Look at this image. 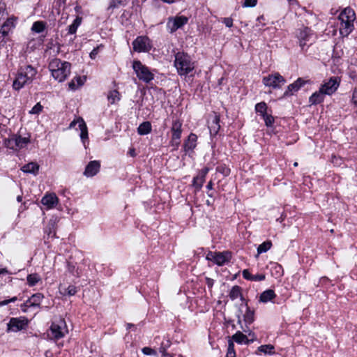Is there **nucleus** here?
Segmentation results:
<instances>
[{"label": "nucleus", "mask_w": 357, "mask_h": 357, "mask_svg": "<svg viewBox=\"0 0 357 357\" xmlns=\"http://www.w3.org/2000/svg\"><path fill=\"white\" fill-rule=\"evenodd\" d=\"M71 64L55 58L50 61L48 65L52 77L59 82H63L70 73Z\"/></svg>", "instance_id": "nucleus-1"}, {"label": "nucleus", "mask_w": 357, "mask_h": 357, "mask_svg": "<svg viewBox=\"0 0 357 357\" xmlns=\"http://www.w3.org/2000/svg\"><path fill=\"white\" fill-rule=\"evenodd\" d=\"M340 21V33L342 36H348L354 29V22L356 15L353 9L348 7L344 8L338 17Z\"/></svg>", "instance_id": "nucleus-2"}, {"label": "nucleus", "mask_w": 357, "mask_h": 357, "mask_svg": "<svg viewBox=\"0 0 357 357\" xmlns=\"http://www.w3.org/2000/svg\"><path fill=\"white\" fill-rule=\"evenodd\" d=\"M174 66L180 75H186L195 68L190 56L184 52H178L175 55Z\"/></svg>", "instance_id": "nucleus-3"}, {"label": "nucleus", "mask_w": 357, "mask_h": 357, "mask_svg": "<svg viewBox=\"0 0 357 357\" xmlns=\"http://www.w3.org/2000/svg\"><path fill=\"white\" fill-rule=\"evenodd\" d=\"M132 68L139 79L145 83H149L154 78V75L149 70L148 67L143 65L140 61H134Z\"/></svg>", "instance_id": "nucleus-4"}, {"label": "nucleus", "mask_w": 357, "mask_h": 357, "mask_svg": "<svg viewBox=\"0 0 357 357\" xmlns=\"http://www.w3.org/2000/svg\"><path fill=\"white\" fill-rule=\"evenodd\" d=\"M341 79L340 77L333 76L321 84L319 89L328 96L333 95L340 86Z\"/></svg>", "instance_id": "nucleus-5"}, {"label": "nucleus", "mask_w": 357, "mask_h": 357, "mask_svg": "<svg viewBox=\"0 0 357 357\" xmlns=\"http://www.w3.org/2000/svg\"><path fill=\"white\" fill-rule=\"evenodd\" d=\"M133 50L137 52H148L152 45L151 40L147 36H138L132 42Z\"/></svg>", "instance_id": "nucleus-6"}, {"label": "nucleus", "mask_w": 357, "mask_h": 357, "mask_svg": "<svg viewBox=\"0 0 357 357\" xmlns=\"http://www.w3.org/2000/svg\"><path fill=\"white\" fill-rule=\"evenodd\" d=\"M286 82L285 79L278 73L264 77L263 83L265 86L273 89L280 88Z\"/></svg>", "instance_id": "nucleus-7"}, {"label": "nucleus", "mask_w": 357, "mask_h": 357, "mask_svg": "<svg viewBox=\"0 0 357 357\" xmlns=\"http://www.w3.org/2000/svg\"><path fill=\"white\" fill-rule=\"evenodd\" d=\"M231 257V252H209L206 255V259L213 261L215 264L218 266H222L226 262H228Z\"/></svg>", "instance_id": "nucleus-8"}, {"label": "nucleus", "mask_w": 357, "mask_h": 357, "mask_svg": "<svg viewBox=\"0 0 357 357\" xmlns=\"http://www.w3.org/2000/svg\"><path fill=\"white\" fill-rule=\"evenodd\" d=\"M29 140L21 136L12 135L10 138L5 139V145L10 149H21L25 146Z\"/></svg>", "instance_id": "nucleus-9"}, {"label": "nucleus", "mask_w": 357, "mask_h": 357, "mask_svg": "<svg viewBox=\"0 0 357 357\" xmlns=\"http://www.w3.org/2000/svg\"><path fill=\"white\" fill-rule=\"evenodd\" d=\"M188 22V18L183 15L169 17L167 23V28L170 33H174L187 24Z\"/></svg>", "instance_id": "nucleus-10"}, {"label": "nucleus", "mask_w": 357, "mask_h": 357, "mask_svg": "<svg viewBox=\"0 0 357 357\" xmlns=\"http://www.w3.org/2000/svg\"><path fill=\"white\" fill-rule=\"evenodd\" d=\"M28 324L26 318H11L8 323V331H20Z\"/></svg>", "instance_id": "nucleus-11"}, {"label": "nucleus", "mask_w": 357, "mask_h": 357, "mask_svg": "<svg viewBox=\"0 0 357 357\" xmlns=\"http://www.w3.org/2000/svg\"><path fill=\"white\" fill-rule=\"evenodd\" d=\"M181 126L182 123L179 120H175L173 121L172 126L171 128L172 132V145H175L176 146L179 144V139L181 136Z\"/></svg>", "instance_id": "nucleus-12"}, {"label": "nucleus", "mask_w": 357, "mask_h": 357, "mask_svg": "<svg viewBox=\"0 0 357 357\" xmlns=\"http://www.w3.org/2000/svg\"><path fill=\"white\" fill-rule=\"evenodd\" d=\"M312 36V31L307 27H305L304 29L299 30L297 37L299 40V45L303 50H304L305 46L307 45V43L310 40Z\"/></svg>", "instance_id": "nucleus-13"}, {"label": "nucleus", "mask_w": 357, "mask_h": 357, "mask_svg": "<svg viewBox=\"0 0 357 357\" xmlns=\"http://www.w3.org/2000/svg\"><path fill=\"white\" fill-rule=\"evenodd\" d=\"M305 81L303 78H298L294 83L289 84L287 86V90L284 93V96H289L293 95L295 92L298 91L305 84Z\"/></svg>", "instance_id": "nucleus-14"}, {"label": "nucleus", "mask_w": 357, "mask_h": 357, "mask_svg": "<svg viewBox=\"0 0 357 357\" xmlns=\"http://www.w3.org/2000/svg\"><path fill=\"white\" fill-rule=\"evenodd\" d=\"M100 168V163L98 160H93L89 162L86 165L84 174L87 177L95 176Z\"/></svg>", "instance_id": "nucleus-15"}, {"label": "nucleus", "mask_w": 357, "mask_h": 357, "mask_svg": "<svg viewBox=\"0 0 357 357\" xmlns=\"http://www.w3.org/2000/svg\"><path fill=\"white\" fill-rule=\"evenodd\" d=\"M59 202V199L54 193L45 195L41 200L42 204L47 208L55 207Z\"/></svg>", "instance_id": "nucleus-16"}, {"label": "nucleus", "mask_w": 357, "mask_h": 357, "mask_svg": "<svg viewBox=\"0 0 357 357\" xmlns=\"http://www.w3.org/2000/svg\"><path fill=\"white\" fill-rule=\"evenodd\" d=\"M20 71L26 78H27L30 83L33 80L37 73L36 69L31 65L26 66L24 68L22 67L20 69Z\"/></svg>", "instance_id": "nucleus-17"}, {"label": "nucleus", "mask_w": 357, "mask_h": 357, "mask_svg": "<svg viewBox=\"0 0 357 357\" xmlns=\"http://www.w3.org/2000/svg\"><path fill=\"white\" fill-rule=\"evenodd\" d=\"M197 137L194 133H190L183 144L184 151L188 152L193 150L196 146Z\"/></svg>", "instance_id": "nucleus-18"}, {"label": "nucleus", "mask_w": 357, "mask_h": 357, "mask_svg": "<svg viewBox=\"0 0 357 357\" xmlns=\"http://www.w3.org/2000/svg\"><path fill=\"white\" fill-rule=\"evenodd\" d=\"M30 82L26 78L20 71H19L16 79L14 80L13 84V87L15 90L21 89L26 84H29Z\"/></svg>", "instance_id": "nucleus-19"}, {"label": "nucleus", "mask_w": 357, "mask_h": 357, "mask_svg": "<svg viewBox=\"0 0 357 357\" xmlns=\"http://www.w3.org/2000/svg\"><path fill=\"white\" fill-rule=\"evenodd\" d=\"M78 127L81 131L80 138L86 147L85 141L88 140V129L86 125L82 118L78 119Z\"/></svg>", "instance_id": "nucleus-20"}, {"label": "nucleus", "mask_w": 357, "mask_h": 357, "mask_svg": "<svg viewBox=\"0 0 357 357\" xmlns=\"http://www.w3.org/2000/svg\"><path fill=\"white\" fill-rule=\"evenodd\" d=\"M326 94L319 89L318 91L314 92L309 98L311 105H317L321 103Z\"/></svg>", "instance_id": "nucleus-21"}, {"label": "nucleus", "mask_w": 357, "mask_h": 357, "mask_svg": "<svg viewBox=\"0 0 357 357\" xmlns=\"http://www.w3.org/2000/svg\"><path fill=\"white\" fill-rule=\"evenodd\" d=\"M275 296L276 294H275L273 290L267 289L261 294L259 297V301L262 303H267L268 301H272L273 298H275Z\"/></svg>", "instance_id": "nucleus-22"}, {"label": "nucleus", "mask_w": 357, "mask_h": 357, "mask_svg": "<svg viewBox=\"0 0 357 357\" xmlns=\"http://www.w3.org/2000/svg\"><path fill=\"white\" fill-rule=\"evenodd\" d=\"M21 169L25 173H31L36 175L38 174L39 165L36 162H31L24 165Z\"/></svg>", "instance_id": "nucleus-23"}, {"label": "nucleus", "mask_w": 357, "mask_h": 357, "mask_svg": "<svg viewBox=\"0 0 357 357\" xmlns=\"http://www.w3.org/2000/svg\"><path fill=\"white\" fill-rule=\"evenodd\" d=\"M152 126L149 121L142 123L137 128V132L140 135H145L151 132Z\"/></svg>", "instance_id": "nucleus-24"}, {"label": "nucleus", "mask_w": 357, "mask_h": 357, "mask_svg": "<svg viewBox=\"0 0 357 357\" xmlns=\"http://www.w3.org/2000/svg\"><path fill=\"white\" fill-rule=\"evenodd\" d=\"M231 340L238 344L244 343L248 344L250 342V340L248 339L247 336L242 333L241 331H237L235 334H234L231 337Z\"/></svg>", "instance_id": "nucleus-25"}, {"label": "nucleus", "mask_w": 357, "mask_h": 357, "mask_svg": "<svg viewBox=\"0 0 357 357\" xmlns=\"http://www.w3.org/2000/svg\"><path fill=\"white\" fill-rule=\"evenodd\" d=\"M246 306V312L245 314L243 315V320L245 322L246 324H251L255 321V310H251L248 305V303H245Z\"/></svg>", "instance_id": "nucleus-26"}, {"label": "nucleus", "mask_w": 357, "mask_h": 357, "mask_svg": "<svg viewBox=\"0 0 357 357\" xmlns=\"http://www.w3.org/2000/svg\"><path fill=\"white\" fill-rule=\"evenodd\" d=\"M44 296L40 293H37L32 295L29 299L28 303L32 307H38Z\"/></svg>", "instance_id": "nucleus-27"}, {"label": "nucleus", "mask_w": 357, "mask_h": 357, "mask_svg": "<svg viewBox=\"0 0 357 357\" xmlns=\"http://www.w3.org/2000/svg\"><path fill=\"white\" fill-rule=\"evenodd\" d=\"M15 27L14 22L13 18H7L3 22L0 29V31L5 32V34L8 36L11 30Z\"/></svg>", "instance_id": "nucleus-28"}, {"label": "nucleus", "mask_w": 357, "mask_h": 357, "mask_svg": "<svg viewBox=\"0 0 357 357\" xmlns=\"http://www.w3.org/2000/svg\"><path fill=\"white\" fill-rule=\"evenodd\" d=\"M50 331L55 340H59L64 336L61 327L58 324L52 323L50 327Z\"/></svg>", "instance_id": "nucleus-29"}, {"label": "nucleus", "mask_w": 357, "mask_h": 357, "mask_svg": "<svg viewBox=\"0 0 357 357\" xmlns=\"http://www.w3.org/2000/svg\"><path fill=\"white\" fill-rule=\"evenodd\" d=\"M229 296L232 301L236 299L238 297H240L242 301L244 300L241 293V287L238 285H235L231 288Z\"/></svg>", "instance_id": "nucleus-30"}, {"label": "nucleus", "mask_w": 357, "mask_h": 357, "mask_svg": "<svg viewBox=\"0 0 357 357\" xmlns=\"http://www.w3.org/2000/svg\"><path fill=\"white\" fill-rule=\"evenodd\" d=\"M46 29V22L43 21H36L33 22L31 31L40 33H42Z\"/></svg>", "instance_id": "nucleus-31"}, {"label": "nucleus", "mask_w": 357, "mask_h": 357, "mask_svg": "<svg viewBox=\"0 0 357 357\" xmlns=\"http://www.w3.org/2000/svg\"><path fill=\"white\" fill-rule=\"evenodd\" d=\"M82 18L79 16H77V17L73 21V24L68 26V33L74 34L76 33L77 28L82 23Z\"/></svg>", "instance_id": "nucleus-32"}, {"label": "nucleus", "mask_w": 357, "mask_h": 357, "mask_svg": "<svg viewBox=\"0 0 357 357\" xmlns=\"http://www.w3.org/2000/svg\"><path fill=\"white\" fill-rule=\"evenodd\" d=\"M107 99L111 104L119 101L121 98L119 91L117 90L110 91L107 95Z\"/></svg>", "instance_id": "nucleus-33"}, {"label": "nucleus", "mask_w": 357, "mask_h": 357, "mask_svg": "<svg viewBox=\"0 0 357 357\" xmlns=\"http://www.w3.org/2000/svg\"><path fill=\"white\" fill-rule=\"evenodd\" d=\"M84 82L81 77H75L71 82L68 83V86L71 90H75L77 86L83 85Z\"/></svg>", "instance_id": "nucleus-34"}, {"label": "nucleus", "mask_w": 357, "mask_h": 357, "mask_svg": "<svg viewBox=\"0 0 357 357\" xmlns=\"http://www.w3.org/2000/svg\"><path fill=\"white\" fill-rule=\"evenodd\" d=\"M275 348L272 344H264L258 347V351L265 354H273L275 353Z\"/></svg>", "instance_id": "nucleus-35"}, {"label": "nucleus", "mask_w": 357, "mask_h": 357, "mask_svg": "<svg viewBox=\"0 0 357 357\" xmlns=\"http://www.w3.org/2000/svg\"><path fill=\"white\" fill-rule=\"evenodd\" d=\"M26 280L29 285L32 287L40 280V277L37 273H32L27 275Z\"/></svg>", "instance_id": "nucleus-36"}, {"label": "nucleus", "mask_w": 357, "mask_h": 357, "mask_svg": "<svg viewBox=\"0 0 357 357\" xmlns=\"http://www.w3.org/2000/svg\"><path fill=\"white\" fill-rule=\"evenodd\" d=\"M271 246H272V243L270 241H267L262 243L257 248L258 254H261V253L267 252L268 250L271 249Z\"/></svg>", "instance_id": "nucleus-37"}, {"label": "nucleus", "mask_w": 357, "mask_h": 357, "mask_svg": "<svg viewBox=\"0 0 357 357\" xmlns=\"http://www.w3.org/2000/svg\"><path fill=\"white\" fill-rule=\"evenodd\" d=\"M255 110L257 113H259L262 116L267 112V105L264 102H261L255 105Z\"/></svg>", "instance_id": "nucleus-38"}, {"label": "nucleus", "mask_w": 357, "mask_h": 357, "mask_svg": "<svg viewBox=\"0 0 357 357\" xmlns=\"http://www.w3.org/2000/svg\"><path fill=\"white\" fill-rule=\"evenodd\" d=\"M216 172L222 174L224 176H227L230 174V169L225 165H220L216 167Z\"/></svg>", "instance_id": "nucleus-39"}, {"label": "nucleus", "mask_w": 357, "mask_h": 357, "mask_svg": "<svg viewBox=\"0 0 357 357\" xmlns=\"http://www.w3.org/2000/svg\"><path fill=\"white\" fill-rule=\"evenodd\" d=\"M263 119L264 120L265 125L268 127H271L274 123V118L271 114H268L267 113L262 116Z\"/></svg>", "instance_id": "nucleus-40"}, {"label": "nucleus", "mask_w": 357, "mask_h": 357, "mask_svg": "<svg viewBox=\"0 0 357 357\" xmlns=\"http://www.w3.org/2000/svg\"><path fill=\"white\" fill-rule=\"evenodd\" d=\"M204 182L203 176H197L193 178V185L197 189H200Z\"/></svg>", "instance_id": "nucleus-41"}, {"label": "nucleus", "mask_w": 357, "mask_h": 357, "mask_svg": "<svg viewBox=\"0 0 357 357\" xmlns=\"http://www.w3.org/2000/svg\"><path fill=\"white\" fill-rule=\"evenodd\" d=\"M126 0H112L108 9L117 8L125 3Z\"/></svg>", "instance_id": "nucleus-42"}, {"label": "nucleus", "mask_w": 357, "mask_h": 357, "mask_svg": "<svg viewBox=\"0 0 357 357\" xmlns=\"http://www.w3.org/2000/svg\"><path fill=\"white\" fill-rule=\"evenodd\" d=\"M7 40H8V36L5 34V32L0 31V49L6 45Z\"/></svg>", "instance_id": "nucleus-43"}, {"label": "nucleus", "mask_w": 357, "mask_h": 357, "mask_svg": "<svg viewBox=\"0 0 357 357\" xmlns=\"http://www.w3.org/2000/svg\"><path fill=\"white\" fill-rule=\"evenodd\" d=\"M77 287L73 285H70L66 289V293L68 296H73L77 293Z\"/></svg>", "instance_id": "nucleus-44"}, {"label": "nucleus", "mask_w": 357, "mask_h": 357, "mask_svg": "<svg viewBox=\"0 0 357 357\" xmlns=\"http://www.w3.org/2000/svg\"><path fill=\"white\" fill-rule=\"evenodd\" d=\"M221 22L225 24L227 27L231 28L233 26V20L231 17H224Z\"/></svg>", "instance_id": "nucleus-45"}, {"label": "nucleus", "mask_w": 357, "mask_h": 357, "mask_svg": "<svg viewBox=\"0 0 357 357\" xmlns=\"http://www.w3.org/2000/svg\"><path fill=\"white\" fill-rule=\"evenodd\" d=\"M43 109V106L40 103H37L31 110V114H39Z\"/></svg>", "instance_id": "nucleus-46"}, {"label": "nucleus", "mask_w": 357, "mask_h": 357, "mask_svg": "<svg viewBox=\"0 0 357 357\" xmlns=\"http://www.w3.org/2000/svg\"><path fill=\"white\" fill-rule=\"evenodd\" d=\"M142 352L146 355H156V351L150 347H144Z\"/></svg>", "instance_id": "nucleus-47"}, {"label": "nucleus", "mask_w": 357, "mask_h": 357, "mask_svg": "<svg viewBox=\"0 0 357 357\" xmlns=\"http://www.w3.org/2000/svg\"><path fill=\"white\" fill-rule=\"evenodd\" d=\"M257 0H245L243 3L244 7H254L256 6Z\"/></svg>", "instance_id": "nucleus-48"}, {"label": "nucleus", "mask_w": 357, "mask_h": 357, "mask_svg": "<svg viewBox=\"0 0 357 357\" xmlns=\"http://www.w3.org/2000/svg\"><path fill=\"white\" fill-rule=\"evenodd\" d=\"M264 280H265V275L264 274L253 275L251 278V281H262Z\"/></svg>", "instance_id": "nucleus-49"}, {"label": "nucleus", "mask_w": 357, "mask_h": 357, "mask_svg": "<svg viewBox=\"0 0 357 357\" xmlns=\"http://www.w3.org/2000/svg\"><path fill=\"white\" fill-rule=\"evenodd\" d=\"M17 300V298L16 296H14L11 298L10 299L4 300L2 301H0V307H2L3 305H6L9 304L10 303H13Z\"/></svg>", "instance_id": "nucleus-50"}, {"label": "nucleus", "mask_w": 357, "mask_h": 357, "mask_svg": "<svg viewBox=\"0 0 357 357\" xmlns=\"http://www.w3.org/2000/svg\"><path fill=\"white\" fill-rule=\"evenodd\" d=\"M242 275L245 279H246L248 280H250V281H251V278H252V275H253L247 269H245L243 271Z\"/></svg>", "instance_id": "nucleus-51"}, {"label": "nucleus", "mask_w": 357, "mask_h": 357, "mask_svg": "<svg viewBox=\"0 0 357 357\" xmlns=\"http://www.w3.org/2000/svg\"><path fill=\"white\" fill-rule=\"evenodd\" d=\"M227 352H231V353L235 352L234 344L232 340H231V339H229L228 341Z\"/></svg>", "instance_id": "nucleus-52"}, {"label": "nucleus", "mask_w": 357, "mask_h": 357, "mask_svg": "<svg viewBox=\"0 0 357 357\" xmlns=\"http://www.w3.org/2000/svg\"><path fill=\"white\" fill-rule=\"evenodd\" d=\"M167 348L164 345V342H162L160 347L159 348L160 352L162 354V357L167 356L169 354L166 351Z\"/></svg>", "instance_id": "nucleus-53"}, {"label": "nucleus", "mask_w": 357, "mask_h": 357, "mask_svg": "<svg viewBox=\"0 0 357 357\" xmlns=\"http://www.w3.org/2000/svg\"><path fill=\"white\" fill-rule=\"evenodd\" d=\"M220 128V124H213L210 126L211 132L213 131L215 133H217Z\"/></svg>", "instance_id": "nucleus-54"}, {"label": "nucleus", "mask_w": 357, "mask_h": 357, "mask_svg": "<svg viewBox=\"0 0 357 357\" xmlns=\"http://www.w3.org/2000/svg\"><path fill=\"white\" fill-rule=\"evenodd\" d=\"M99 47H97L91 51L90 53L91 59H94L96 58V55L98 54Z\"/></svg>", "instance_id": "nucleus-55"}, {"label": "nucleus", "mask_w": 357, "mask_h": 357, "mask_svg": "<svg viewBox=\"0 0 357 357\" xmlns=\"http://www.w3.org/2000/svg\"><path fill=\"white\" fill-rule=\"evenodd\" d=\"M205 280H206V284H207L208 287L209 289H211L213 285V284H214V280L213 279L210 278H208V277H206L205 278Z\"/></svg>", "instance_id": "nucleus-56"}, {"label": "nucleus", "mask_w": 357, "mask_h": 357, "mask_svg": "<svg viewBox=\"0 0 357 357\" xmlns=\"http://www.w3.org/2000/svg\"><path fill=\"white\" fill-rule=\"evenodd\" d=\"M352 102L356 106H357V88H356L353 91Z\"/></svg>", "instance_id": "nucleus-57"}, {"label": "nucleus", "mask_w": 357, "mask_h": 357, "mask_svg": "<svg viewBox=\"0 0 357 357\" xmlns=\"http://www.w3.org/2000/svg\"><path fill=\"white\" fill-rule=\"evenodd\" d=\"M31 307V305H29V303H28V300L23 304L21 305V310L23 311V312H26L27 310V307Z\"/></svg>", "instance_id": "nucleus-58"}, {"label": "nucleus", "mask_w": 357, "mask_h": 357, "mask_svg": "<svg viewBox=\"0 0 357 357\" xmlns=\"http://www.w3.org/2000/svg\"><path fill=\"white\" fill-rule=\"evenodd\" d=\"M208 167H204V169H202L201 172H200V174L199 175V176H203V178L204 179L206 175L207 174V173L208 172Z\"/></svg>", "instance_id": "nucleus-59"}, {"label": "nucleus", "mask_w": 357, "mask_h": 357, "mask_svg": "<svg viewBox=\"0 0 357 357\" xmlns=\"http://www.w3.org/2000/svg\"><path fill=\"white\" fill-rule=\"evenodd\" d=\"M220 122V118L218 116H215L213 120V124H219Z\"/></svg>", "instance_id": "nucleus-60"}, {"label": "nucleus", "mask_w": 357, "mask_h": 357, "mask_svg": "<svg viewBox=\"0 0 357 357\" xmlns=\"http://www.w3.org/2000/svg\"><path fill=\"white\" fill-rule=\"evenodd\" d=\"M77 123H78V119H77V121H73L70 123L69 128H74Z\"/></svg>", "instance_id": "nucleus-61"}, {"label": "nucleus", "mask_w": 357, "mask_h": 357, "mask_svg": "<svg viewBox=\"0 0 357 357\" xmlns=\"http://www.w3.org/2000/svg\"><path fill=\"white\" fill-rule=\"evenodd\" d=\"M226 357H236V352H227Z\"/></svg>", "instance_id": "nucleus-62"}, {"label": "nucleus", "mask_w": 357, "mask_h": 357, "mask_svg": "<svg viewBox=\"0 0 357 357\" xmlns=\"http://www.w3.org/2000/svg\"><path fill=\"white\" fill-rule=\"evenodd\" d=\"M206 188L208 190H212L213 189V182L211 181L208 182V183L206 185Z\"/></svg>", "instance_id": "nucleus-63"}, {"label": "nucleus", "mask_w": 357, "mask_h": 357, "mask_svg": "<svg viewBox=\"0 0 357 357\" xmlns=\"http://www.w3.org/2000/svg\"><path fill=\"white\" fill-rule=\"evenodd\" d=\"M164 345L166 348L169 347L170 346V342L169 340H167L166 343L164 342Z\"/></svg>", "instance_id": "nucleus-64"}]
</instances>
